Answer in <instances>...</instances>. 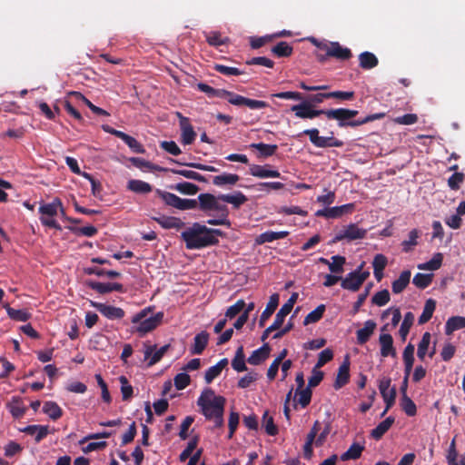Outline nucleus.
<instances>
[{
	"mask_svg": "<svg viewBox=\"0 0 465 465\" xmlns=\"http://www.w3.org/2000/svg\"><path fill=\"white\" fill-rule=\"evenodd\" d=\"M219 229H211L199 223H194L181 234L189 250L202 249L218 243L217 236H222Z\"/></svg>",
	"mask_w": 465,
	"mask_h": 465,
	"instance_id": "nucleus-1",
	"label": "nucleus"
},
{
	"mask_svg": "<svg viewBox=\"0 0 465 465\" xmlns=\"http://www.w3.org/2000/svg\"><path fill=\"white\" fill-rule=\"evenodd\" d=\"M225 398L215 395L214 391L207 388L198 398L197 404L207 420H213L214 426L220 428L223 425V411Z\"/></svg>",
	"mask_w": 465,
	"mask_h": 465,
	"instance_id": "nucleus-2",
	"label": "nucleus"
},
{
	"mask_svg": "<svg viewBox=\"0 0 465 465\" xmlns=\"http://www.w3.org/2000/svg\"><path fill=\"white\" fill-rule=\"evenodd\" d=\"M150 312V308L143 309L136 313L132 319V322L134 324H137L135 331L142 335L155 329L163 320V312H158L153 316H148Z\"/></svg>",
	"mask_w": 465,
	"mask_h": 465,
	"instance_id": "nucleus-3",
	"label": "nucleus"
},
{
	"mask_svg": "<svg viewBox=\"0 0 465 465\" xmlns=\"http://www.w3.org/2000/svg\"><path fill=\"white\" fill-rule=\"evenodd\" d=\"M199 208L204 213H214L217 216H228L229 210L226 204L223 203L221 194L215 196L211 193H201L198 196Z\"/></svg>",
	"mask_w": 465,
	"mask_h": 465,
	"instance_id": "nucleus-4",
	"label": "nucleus"
},
{
	"mask_svg": "<svg viewBox=\"0 0 465 465\" xmlns=\"http://www.w3.org/2000/svg\"><path fill=\"white\" fill-rule=\"evenodd\" d=\"M213 97L226 98L231 104L236 106L245 105L251 109H262L268 106V104L264 101L246 98L225 89H215Z\"/></svg>",
	"mask_w": 465,
	"mask_h": 465,
	"instance_id": "nucleus-5",
	"label": "nucleus"
},
{
	"mask_svg": "<svg viewBox=\"0 0 465 465\" xmlns=\"http://www.w3.org/2000/svg\"><path fill=\"white\" fill-rule=\"evenodd\" d=\"M155 193L169 206L178 210H192L197 207V200L182 199L174 193L156 189Z\"/></svg>",
	"mask_w": 465,
	"mask_h": 465,
	"instance_id": "nucleus-6",
	"label": "nucleus"
},
{
	"mask_svg": "<svg viewBox=\"0 0 465 465\" xmlns=\"http://www.w3.org/2000/svg\"><path fill=\"white\" fill-rule=\"evenodd\" d=\"M303 134L308 135L311 143L319 148L343 146V142L334 136H320L319 130L316 128L307 129Z\"/></svg>",
	"mask_w": 465,
	"mask_h": 465,
	"instance_id": "nucleus-7",
	"label": "nucleus"
},
{
	"mask_svg": "<svg viewBox=\"0 0 465 465\" xmlns=\"http://www.w3.org/2000/svg\"><path fill=\"white\" fill-rule=\"evenodd\" d=\"M367 231L360 228L355 223H350L341 229L335 235L333 242H341L347 240L349 242L363 239L366 236Z\"/></svg>",
	"mask_w": 465,
	"mask_h": 465,
	"instance_id": "nucleus-8",
	"label": "nucleus"
},
{
	"mask_svg": "<svg viewBox=\"0 0 465 465\" xmlns=\"http://www.w3.org/2000/svg\"><path fill=\"white\" fill-rule=\"evenodd\" d=\"M357 114L358 111L346 108L325 110V116L330 120H337L341 127L351 126V123L352 121L350 120Z\"/></svg>",
	"mask_w": 465,
	"mask_h": 465,
	"instance_id": "nucleus-9",
	"label": "nucleus"
},
{
	"mask_svg": "<svg viewBox=\"0 0 465 465\" xmlns=\"http://www.w3.org/2000/svg\"><path fill=\"white\" fill-rule=\"evenodd\" d=\"M291 109L297 117L302 119H313L321 114L325 115V110H314L312 104L307 101L292 105Z\"/></svg>",
	"mask_w": 465,
	"mask_h": 465,
	"instance_id": "nucleus-10",
	"label": "nucleus"
},
{
	"mask_svg": "<svg viewBox=\"0 0 465 465\" xmlns=\"http://www.w3.org/2000/svg\"><path fill=\"white\" fill-rule=\"evenodd\" d=\"M391 379L388 377L382 378L379 382V390L383 398L384 402L387 404V409H391L395 403L396 388L391 387Z\"/></svg>",
	"mask_w": 465,
	"mask_h": 465,
	"instance_id": "nucleus-11",
	"label": "nucleus"
},
{
	"mask_svg": "<svg viewBox=\"0 0 465 465\" xmlns=\"http://www.w3.org/2000/svg\"><path fill=\"white\" fill-rule=\"evenodd\" d=\"M369 276L370 272L368 271H364L361 275H357L356 272H350L341 280V287L346 290L356 292Z\"/></svg>",
	"mask_w": 465,
	"mask_h": 465,
	"instance_id": "nucleus-12",
	"label": "nucleus"
},
{
	"mask_svg": "<svg viewBox=\"0 0 465 465\" xmlns=\"http://www.w3.org/2000/svg\"><path fill=\"white\" fill-rule=\"evenodd\" d=\"M177 116L180 119V128H181V140L184 144H191L193 143L196 137V133L194 132L192 124H190L189 118L182 115V114L177 113Z\"/></svg>",
	"mask_w": 465,
	"mask_h": 465,
	"instance_id": "nucleus-13",
	"label": "nucleus"
},
{
	"mask_svg": "<svg viewBox=\"0 0 465 465\" xmlns=\"http://www.w3.org/2000/svg\"><path fill=\"white\" fill-rule=\"evenodd\" d=\"M91 305L110 320L122 319L124 316V311L119 307L95 302H91Z\"/></svg>",
	"mask_w": 465,
	"mask_h": 465,
	"instance_id": "nucleus-14",
	"label": "nucleus"
},
{
	"mask_svg": "<svg viewBox=\"0 0 465 465\" xmlns=\"http://www.w3.org/2000/svg\"><path fill=\"white\" fill-rule=\"evenodd\" d=\"M169 345L162 346L160 349L156 350L155 345L144 344V359L149 360L148 366H153L156 362H158L164 353L167 351Z\"/></svg>",
	"mask_w": 465,
	"mask_h": 465,
	"instance_id": "nucleus-15",
	"label": "nucleus"
},
{
	"mask_svg": "<svg viewBox=\"0 0 465 465\" xmlns=\"http://www.w3.org/2000/svg\"><path fill=\"white\" fill-rule=\"evenodd\" d=\"M87 286L97 292L104 294L111 292H123V285L118 282H99L94 281H88Z\"/></svg>",
	"mask_w": 465,
	"mask_h": 465,
	"instance_id": "nucleus-16",
	"label": "nucleus"
},
{
	"mask_svg": "<svg viewBox=\"0 0 465 465\" xmlns=\"http://www.w3.org/2000/svg\"><path fill=\"white\" fill-rule=\"evenodd\" d=\"M349 379H350V361H349V356H346L344 361L339 367L337 377H336L335 382L333 384V387L336 390L341 389V387H343L345 384L348 383Z\"/></svg>",
	"mask_w": 465,
	"mask_h": 465,
	"instance_id": "nucleus-17",
	"label": "nucleus"
},
{
	"mask_svg": "<svg viewBox=\"0 0 465 465\" xmlns=\"http://www.w3.org/2000/svg\"><path fill=\"white\" fill-rule=\"evenodd\" d=\"M58 211L61 212L62 215H64L62 202L59 198H55L52 203L42 204L39 207V213H41V216L54 217L57 214Z\"/></svg>",
	"mask_w": 465,
	"mask_h": 465,
	"instance_id": "nucleus-18",
	"label": "nucleus"
},
{
	"mask_svg": "<svg viewBox=\"0 0 465 465\" xmlns=\"http://www.w3.org/2000/svg\"><path fill=\"white\" fill-rule=\"evenodd\" d=\"M330 48L328 55L338 60L345 61L352 56L351 51L347 47H343L338 42H332Z\"/></svg>",
	"mask_w": 465,
	"mask_h": 465,
	"instance_id": "nucleus-19",
	"label": "nucleus"
},
{
	"mask_svg": "<svg viewBox=\"0 0 465 465\" xmlns=\"http://www.w3.org/2000/svg\"><path fill=\"white\" fill-rule=\"evenodd\" d=\"M376 328V322L372 320H368L364 322V327L358 330L356 332L357 341L359 344L366 343Z\"/></svg>",
	"mask_w": 465,
	"mask_h": 465,
	"instance_id": "nucleus-20",
	"label": "nucleus"
},
{
	"mask_svg": "<svg viewBox=\"0 0 465 465\" xmlns=\"http://www.w3.org/2000/svg\"><path fill=\"white\" fill-rule=\"evenodd\" d=\"M379 341L381 344V354L382 357H387L389 355L395 356L396 351L393 348V339L391 334L381 333L380 335Z\"/></svg>",
	"mask_w": 465,
	"mask_h": 465,
	"instance_id": "nucleus-21",
	"label": "nucleus"
},
{
	"mask_svg": "<svg viewBox=\"0 0 465 465\" xmlns=\"http://www.w3.org/2000/svg\"><path fill=\"white\" fill-rule=\"evenodd\" d=\"M278 304H279V294L273 293L272 295H271L270 300L267 303V306L260 317L259 325L261 327L264 326L265 322L272 315V313L278 307Z\"/></svg>",
	"mask_w": 465,
	"mask_h": 465,
	"instance_id": "nucleus-22",
	"label": "nucleus"
},
{
	"mask_svg": "<svg viewBox=\"0 0 465 465\" xmlns=\"http://www.w3.org/2000/svg\"><path fill=\"white\" fill-rule=\"evenodd\" d=\"M271 348L268 343H264L261 348L252 351L247 361L252 365H259L270 355Z\"/></svg>",
	"mask_w": 465,
	"mask_h": 465,
	"instance_id": "nucleus-23",
	"label": "nucleus"
},
{
	"mask_svg": "<svg viewBox=\"0 0 465 465\" xmlns=\"http://www.w3.org/2000/svg\"><path fill=\"white\" fill-rule=\"evenodd\" d=\"M208 341L209 333L207 331H203L196 334L191 348V353L196 355L202 354L208 344Z\"/></svg>",
	"mask_w": 465,
	"mask_h": 465,
	"instance_id": "nucleus-24",
	"label": "nucleus"
},
{
	"mask_svg": "<svg viewBox=\"0 0 465 465\" xmlns=\"http://www.w3.org/2000/svg\"><path fill=\"white\" fill-rule=\"evenodd\" d=\"M153 220L157 222L164 229H181L184 226V223L177 217L159 216L153 217Z\"/></svg>",
	"mask_w": 465,
	"mask_h": 465,
	"instance_id": "nucleus-25",
	"label": "nucleus"
},
{
	"mask_svg": "<svg viewBox=\"0 0 465 465\" xmlns=\"http://www.w3.org/2000/svg\"><path fill=\"white\" fill-rule=\"evenodd\" d=\"M21 431L35 437L36 442H40L49 433V427L44 425H29Z\"/></svg>",
	"mask_w": 465,
	"mask_h": 465,
	"instance_id": "nucleus-26",
	"label": "nucleus"
},
{
	"mask_svg": "<svg viewBox=\"0 0 465 465\" xmlns=\"http://www.w3.org/2000/svg\"><path fill=\"white\" fill-rule=\"evenodd\" d=\"M250 173L258 178H275L280 177V173L276 170L268 169L267 166L253 164L250 167Z\"/></svg>",
	"mask_w": 465,
	"mask_h": 465,
	"instance_id": "nucleus-27",
	"label": "nucleus"
},
{
	"mask_svg": "<svg viewBox=\"0 0 465 465\" xmlns=\"http://www.w3.org/2000/svg\"><path fill=\"white\" fill-rule=\"evenodd\" d=\"M228 365V360L226 358L219 361L215 365L210 367L204 375L206 383H211L216 377H218L222 371Z\"/></svg>",
	"mask_w": 465,
	"mask_h": 465,
	"instance_id": "nucleus-28",
	"label": "nucleus"
},
{
	"mask_svg": "<svg viewBox=\"0 0 465 465\" xmlns=\"http://www.w3.org/2000/svg\"><path fill=\"white\" fill-rule=\"evenodd\" d=\"M394 418L392 416H389L383 421L379 423L371 431V436L374 440H380L382 436L390 430V428L394 423Z\"/></svg>",
	"mask_w": 465,
	"mask_h": 465,
	"instance_id": "nucleus-29",
	"label": "nucleus"
},
{
	"mask_svg": "<svg viewBox=\"0 0 465 465\" xmlns=\"http://www.w3.org/2000/svg\"><path fill=\"white\" fill-rule=\"evenodd\" d=\"M288 235H289V232H287V231H281V232L268 231V232H265L260 234L256 239V242L258 244L272 242L276 240L284 239Z\"/></svg>",
	"mask_w": 465,
	"mask_h": 465,
	"instance_id": "nucleus-30",
	"label": "nucleus"
},
{
	"mask_svg": "<svg viewBox=\"0 0 465 465\" xmlns=\"http://www.w3.org/2000/svg\"><path fill=\"white\" fill-rule=\"evenodd\" d=\"M6 406L14 418L23 417L26 411V407L19 397H13Z\"/></svg>",
	"mask_w": 465,
	"mask_h": 465,
	"instance_id": "nucleus-31",
	"label": "nucleus"
},
{
	"mask_svg": "<svg viewBox=\"0 0 465 465\" xmlns=\"http://www.w3.org/2000/svg\"><path fill=\"white\" fill-rule=\"evenodd\" d=\"M127 189L141 194H146L153 191V187L150 183L135 179H132L127 183Z\"/></svg>",
	"mask_w": 465,
	"mask_h": 465,
	"instance_id": "nucleus-32",
	"label": "nucleus"
},
{
	"mask_svg": "<svg viewBox=\"0 0 465 465\" xmlns=\"http://www.w3.org/2000/svg\"><path fill=\"white\" fill-rule=\"evenodd\" d=\"M411 276V271H409V270L403 271L401 273L400 277L392 282V284H391L392 292L396 293V294L401 293L409 284Z\"/></svg>",
	"mask_w": 465,
	"mask_h": 465,
	"instance_id": "nucleus-33",
	"label": "nucleus"
},
{
	"mask_svg": "<svg viewBox=\"0 0 465 465\" xmlns=\"http://www.w3.org/2000/svg\"><path fill=\"white\" fill-rule=\"evenodd\" d=\"M240 180V176L234 173H223L220 175L214 176L213 183L216 186L234 185Z\"/></svg>",
	"mask_w": 465,
	"mask_h": 465,
	"instance_id": "nucleus-34",
	"label": "nucleus"
},
{
	"mask_svg": "<svg viewBox=\"0 0 465 465\" xmlns=\"http://www.w3.org/2000/svg\"><path fill=\"white\" fill-rule=\"evenodd\" d=\"M223 203H231L235 209L240 208L247 202V197L242 192H235L233 194H221Z\"/></svg>",
	"mask_w": 465,
	"mask_h": 465,
	"instance_id": "nucleus-35",
	"label": "nucleus"
},
{
	"mask_svg": "<svg viewBox=\"0 0 465 465\" xmlns=\"http://www.w3.org/2000/svg\"><path fill=\"white\" fill-rule=\"evenodd\" d=\"M465 328V317L461 316H453L450 317L445 325V332L450 335L453 331Z\"/></svg>",
	"mask_w": 465,
	"mask_h": 465,
	"instance_id": "nucleus-36",
	"label": "nucleus"
},
{
	"mask_svg": "<svg viewBox=\"0 0 465 465\" xmlns=\"http://www.w3.org/2000/svg\"><path fill=\"white\" fill-rule=\"evenodd\" d=\"M360 66L369 70L378 64V58L371 52H363L359 55Z\"/></svg>",
	"mask_w": 465,
	"mask_h": 465,
	"instance_id": "nucleus-37",
	"label": "nucleus"
},
{
	"mask_svg": "<svg viewBox=\"0 0 465 465\" xmlns=\"http://www.w3.org/2000/svg\"><path fill=\"white\" fill-rule=\"evenodd\" d=\"M3 307L6 310L8 316L15 321L26 322L30 319L31 314L25 310H15L9 306L8 303H4Z\"/></svg>",
	"mask_w": 465,
	"mask_h": 465,
	"instance_id": "nucleus-38",
	"label": "nucleus"
},
{
	"mask_svg": "<svg viewBox=\"0 0 465 465\" xmlns=\"http://www.w3.org/2000/svg\"><path fill=\"white\" fill-rule=\"evenodd\" d=\"M435 308L436 302L432 299L427 300L423 308V312L419 317V324H424L428 322L431 319Z\"/></svg>",
	"mask_w": 465,
	"mask_h": 465,
	"instance_id": "nucleus-39",
	"label": "nucleus"
},
{
	"mask_svg": "<svg viewBox=\"0 0 465 465\" xmlns=\"http://www.w3.org/2000/svg\"><path fill=\"white\" fill-rule=\"evenodd\" d=\"M43 411L54 420H58L63 414L62 409L54 401L45 402Z\"/></svg>",
	"mask_w": 465,
	"mask_h": 465,
	"instance_id": "nucleus-40",
	"label": "nucleus"
},
{
	"mask_svg": "<svg viewBox=\"0 0 465 465\" xmlns=\"http://www.w3.org/2000/svg\"><path fill=\"white\" fill-rule=\"evenodd\" d=\"M443 256L440 252L435 253L433 257L424 262L418 265V268L420 270H429V271H435L438 270L442 263Z\"/></svg>",
	"mask_w": 465,
	"mask_h": 465,
	"instance_id": "nucleus-41",
	"label": "nucleus"
},
{
	"mask_svg": "<svg viewBox=\"0 0 465 465\" xmlns=\"http://www.w3.org/2000/svg\"><path fill=\"white\" fill-rule=\"evenodd\" d=\"M364 447L359 443H353L341 456V460H356L361 457Z\"/></svg>",
	"mask_w": 465,
	"mask_h": 465,
	"instance_id": "nucleus-42",
	"label": "nucleus"
},
{
	"mask_svg": "<svg viewBox=\"0 0 465 465\" xmlns=\"http://www.w3.org/2000/svg\"><path fill=\"white\" fill-rule=\"evenodd\" d=\"M250 147L257 149L260 153V156L262 157H268L273 155L278 148L276 144H266L263 143H252Z\"/></svg>",
	"mask_w": 465,
	"mask_h": 465,
	"instance_id": "nucleus-43",
	"label": "nucleus"
},
{
	"mask_svg": "<svg viewBox=\"0 0 465 465\" xmlns=\"http://www.w3.org/2000/svg\"><path fill=\"white\" fill-rule=\"evenodd\" d=\"M292 47L287 42H280L272 48V53L278 57H288L292 54Z\"/></svg>",
	"mask_w": 465,
	"mask_h": 465,
	"instance_id": "nucleus-44",
	"label": "nucleus"
},
{
	"mask_svg": "<svg viewBox=\"0 0 465 465\" xmlns=\"http://www.w3.org/2000/svg\"><path fill=\"white\" fill-rule=\"evenodd\" d=\"M325 312V305L321 304L315 310L307 314L304 318L303 324L308 325L319 322Z\"/></svg>",
	"mask_w": 465,
	"mask_h": 465,
	"instance_id": "nucleus-45",
	"label": "nucleus"
},
{
	"mask_svg": "<svg viewBox=\"0 0 465 465\" xmlns=\"http://www.w3.org/2000/svg\"><path fill=\"white\" fill-rule=\"evenodd\" d=\"M262 427L264 428L267 434L271 436H274L278 433V428L274 424L273 418L269 415V412L266 411L262 416Z\"/></svg>",
	"mask_w": 465,
	"mask_h": 465,
	"instance_id": "nucleus-46",
	"label": "nucleus"
},
{
	"mask_svg": "<svg viewBox=\"0 0 465 465\" xmlns=\"http://www.w3.org/2000/svg\"><path fill=\"white\" fill-rule=\"evenodd\" d=\"M414 322V314L411 312H407L404 315L403 322H401V328H400V335L404 341L410 331V329Z\"/></svg>",
	"mask_w": 465,
	"mask_h": 465,
	"instance_id": "nucleus-47",
	"label": "nucleus"
},
{
	"mask_svg": "<svg viewBox=\"0 0 465 465\" xmlns=\"http://www.w3.org/2000/svg\"><path fill=\"white\" fill-rule=\"evenodd\" d=\"M419 238V231L417 229H413L409 233V239L405 240L401 242L402 251L404 252H411L414 246L418 244L417 239Z\"/></svg>",
	"mask_w": 465,
	"mask_h": 465,
	"instance_id": "nucleus-48",
	"label": "nucleus"
},
{
	"mask_svg": "<svg viewBox=\"0 0 465 465\" xmlns=\"http://www.w3.org/2000/svg\"><path fill=\"white\" fill-rule=\"evenodd\" d=\"M430 339H431L430 333L425 332V333H423L422 338L418 345L417 355H418L419 359H420L421 361H423L425 358V355L427 353L428 348L430 343Z\"/></svg>",
	"mask_w": 465,
	"mask_h": 465,
	"instance_id": "nucleus-49",
	"label": "nucleus"
},
{
	"mask_svg": "<svg viewBox=\"0 0 465 465\" xmlns=\"http://www.w3.org/2000/svg\"><path fill=\"white\" fill-rule=\"evenodd\" d=\"M432 274L417 273L412 280L413 284L420 288H427L432 282Z\"/></svg>",
	"mask_w": 465,
	"mask_h": 465,
	"instance_id": "nucleus-50",
	"label": "nucleus"
},
{
	"mask_svg": "<svg viewBox=\"0 0 465 465\" xmlns=\"http://www.w3.org/2000/svg\"><path fill=\"white\" fill-rule=\"evenodd\" d=\"M401 406L404 412L410 417L414 416L417 412L415 403L410 397H408V395L401 396Z\"/></svg>",
	"mask_w": 465,
	"mask_h": 465,
	"instance_id": "nucleus-51",
	"label": "nucleus"
},
{
	"mask_svg": "<svg viewBox=\"0 0 465 465\" xmlns=\"http://www.w3.org/2000/svg\"><path fill=\"white\" fill-rule=\"evenodd\" d=\"M332 262H330L328 267L329 270L333 273L343 272V265L345 264V258L340 255H334L331 257Z\"/></svg>",
	"mask_w": 465,
	"mask_h": 465,
	"instance_id": "nucleus-52",
	"label": "nucleus"
},
{
	"mask_svg": "<svg viewBox=\"0 0 465 465\" xmlns=\"http://www.w3.org/2000/svg\"><path fill=\"white\" fill-rule=\"evenodd\" d=\"M87 274H94L97 276H107L109 278H118L121 276V273L116 271H105L104 269H100L97 267H90L85 270Z\"/></svg>",
	"mask_w": 465,
	"mask_h": 465,
	"instance_id": "nucleus-53",
	"label": "nucleus"
},
{
	"mask_svg": "<svg viewBox=\"0 0 465 465\" xmlns=\"http://www.w3.org/2000/svg\"><path fill=\"white\" fill-rule=\"evenodd\" d=\"M173 188L182 193L189 195L195 194L199 189L197 185L187 182L179 183Z\"/></svg>",
	"mask_w": 465,
	"mask_h": 465,
	"instance_id": "nucleus-54",
	"label": "nucleus"
},
{
	"mask_svg": "<svg viewBox=\"0 0 465 465\" xmlns=\"http://www.w3.org/2000/svg\"><path fill=\"white\" fill-rule=\"evenodd\" d=\"M198 440H199L198 436H194L193 438H192L190 440V441L188 442L186 448L180 454V460L181 461H185L189 457L192 456L193 450L197 447Z\"/></svg>",
	"mask_w": 465,
	"mask_h": 465,
	"instance_id": "nucleus-55",
	"label": "nucleus"
},
{
	"mask_svg": "<svg viewBox=\"0 0 465 465\" xmlns=\"http://www.w3.org/2000/svg\"><path fill=\"white\" fill-rule=\"evenodd\" d=\"M121 392L124 401H128L133 396V387L129 384L125 376H120Z\"/></svg>",
	"mask_w": 465,
	"mask_h": 465,
	"instance_id": "nucleus-56",
	"label": "nucleus"
},
{
	"mask_svg": "<svg viewBox=\"0 0 465 465\" xmlns=\"http://www.w3.org/2000/svg\"><path fill=\"white\" fill-rule=\"evenodd\" d=\"M245 305L246 304L243 300H238L233 305L227 309L225 317L229 319L234 318L245 308Z\"/></svg>",
	"mask_w": 465,
	"mask_h": 465,
	"instance_id": "nucleus-57",
	"label": "nucleus"
},
{
	"mask_svg": "<svg viewBox=\"0 0 465 465\" xmlns=\"http://www.w3.org/2000/svg\"><path fill=\"white\" fill-rule=\"evenodd\" d=\"M172 173H175V174H180L185 178H188V179H192V180H194V181H198V182H204L205 179L203 175H201L200 173L194 172V171H191V170H176V169H172L171 170Z\"/></svg>",
	"mask_w": 465,
	"mask_h": 465,
	"instance_id": "nucleus-58",
	"label": "nucleus"
},
{
	"mask_svg": "<svg viewBox=\"0 0 465 465\" xmlns=\"http://www.w3.org/2000/svg\"><path fill=\"white\" fill-rule=\"evenodd\" d=\"M129 161L137 168L149 170H162L160 167L153 164L152 163L139 157H131Z\"/></svg>",
	"mask_w": 465,
	"mask_h": 465,
	"instance_id": "nucleus-59",
	"label": "nucleus"
},
{
	"mask_svg": "<svg viewBox=\"0 0 465 465\" xmlns=\"http://www.w3.org/2000/svg\"><path fill=\"white\" fill-rule=\"evenodd\" d=\"M372 302L378 306H383L387 304L390 301V292L388 290L384 289L381 292H376L372 299Z\"/></svg>",
	"mask_w": 465,
	"mask_h": 465,
	"instance_id": "nucleus-60",
	"label": "nucleus"
},
{
	"mask_svg": "<svg viewBox=\"0 0 465 465\" xmlns=\"http://www.w3.org/2000/svg\"><path fill=\"white\" fill-rule=\"evenodd\" d=\"M297 394L299 395L298 401L302 407L304 408L310 404L312 399V391L310 387L297 391Z\"/></svg>",
	"mask_w": 465,
	"mask_h": 465,
	"instance_id": "nucleus-61",
	"label": "nucleus"
},
{
	"mask_svg": "<svg viewBox=\"0 0 465 465\" xmlns=\"http://www.w3.org/2000/svg\"><path fill=\"white\" fill-rule=\"evenodd\" d=\"M464 181V174L462 173H454L449 179H448V185L451 190H459L460 187V184Z\"/></svg>",
	"mask_w": 465,
	"mask_h": 465,
	"instance_id": "nucleus-62",
	"label": "nucleus"
},
{
	"mask_svg": "<svg viewBox=\"0 0 465 465\" xmlns=\"http://www.w3.org/2000/svg\"><path fill=\"white\" fill-rule=\"evenodd\" d=\"M173 381L177 390H183L190 383V376L185 372H181L174 377Z\"/></svg>",
	"mask_w": 465,
	"mask_h": 465,
	"instance_id": "nucleus-63",
	"label": "nucleus"
},
{
	"mask_svg": "<svg viewBox=\"0 0 465 465\" xmlns=\"http://www.w3.org/2000/svg\"><path fill=\"white\" fill-rule=\"evenodd\" d=\"M333 358V352L331 349H325L319 353L318 361L315 365L316 368H322L328 361Z\"/></svg>",
	"mask_w": 465,
	"mask_h": 465,
	"instance_id": "nucleus-64",
	"label": "nucleus"
}]
</instances>
